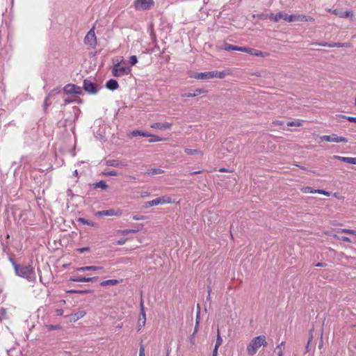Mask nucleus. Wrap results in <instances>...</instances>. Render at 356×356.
<instances>
[{
    "label": "nucleus",
    "mask_w": 356,
    "mask_h": 356,
    "mask_svg": "<svg viewBox=\"0 0 356 356\" xmlns=\"http://www.w3.org/2000/svg\"><path fill=\"white\" fill-rule=\"evenodd\" d=\"M267 346L268 342L265 335L255 337L247 345V354L248 356H254L261 346L266 347Z\"/></svg>",
    "instance_id": "nucleus-1"
},
{
    "label": "nucleus",
    "mask_w": 356,
    "mask_h": 356,
    "mask_svg": "<svg viewBox=\"0 0 356 356\" xmlns=\"http://www.w3.org/2000/svg\"><path fill=\"white\" fill-rule=\"evenodd\" d=\"M15 274L27 280L29 282H35L36 275L34 268L31 265H19L15 266Z\"/></svg>",
    "instance_id": "nucleus-2"
},
{
    "label": "nucleus",
    "mask_w": 356,
    "mask_h": 356,
    "mask_svg": "<svg viewBox=\"0 0 356 356\" xmlns=\"http://www.w3.org/2000/svg\"><path fill=\"white\" fill-rule=\"evenodd\" d=\"M112 74L114 76H122L124 75H127L130 73L131 69L127 66H122L120 62L115 64L112 69Z\"/></svg>",
    "instance_id": "nucleus-3"
},
{
    "label": "nucleus",
    "mask_w": 356,
    "mask_h": 356,
    "mask_svg": "<svg viewBox=\"0 0 356 356\" xmlns=\"http://www.w3.org/2000/svg\"><path fill=\"white\" fill-rule=\"evenodd\" d=\"M225 147L229 152L236 154L239 152L238 142L232 138L227 139L225 142Z\"/></svg>",
    "instance_id": "nucleus-4"
},
{
    "label": "nucleus",
    "mask_w": 356,
    "mask_h": 356,
    "mask_svg": "<svg viewBox=\"0 0 356 356\" xmlns=\"http://www.w3.org/2000/svg\"><path fill=\"white\" fill-rule=\"evenodd\" d=\"M153 5H154L153 0H136L134 1L135 8L138 10H148Z\"/></svg>",
    "instance_id": "nucleus-5"
},
{
    "label": "nucleus",
    "mask_w": 356,
    "mask_h": 356,
    "mask_svg": "<svg viewBox=\"0 0 356 356\" xmlns=\"http://www.w3.org/2000/svg\"><path fill=\"white\" fill-rule=\"evenodd\" d=\"M84 41L86 44L90 45L92 48H95L97 45V38L95 33L94 26L88 32Z\"/></svg>",
    "instance_id": "nucleus-6"
},
{
    "label": "nucleus",
    "mask_w": 356,
    "mask_h": 356,
    "mask_svg": "<svg viewBox=\"0 0 356 356\" xmlns=\"http://www.w3.org/2000/svg\"><path fill=\"white\" fill-rule=\"evenodd\" d=\"M321 141L334 142V143H347L348 139L345 137L338 136L337 134L324 135L320 137Z\"/></svg>",
    "instance_id": "nucleus-7"
},
{
    "label": "nucleus",
    "mask_w": 356,
    "mask_h": 356,
    "mask_svg": "<svg viewBox=\"0 0 356 356\" xmlns=\"http://www.w3.org/2000/svg\"><path fill=\"white\" fill-rule=\"evenodd\" d=\"M63 91L67 95H70V94L81 95L82 94L81 88L80 86H78L72 84V83L67 84L64 87Z\"/></svg>",
    "instance_id": "nucleus-8"
},
{
    "label": "nucleus",
    "mask_w": 356,
    "mask_h": 356,
    "mask_svg": "<svg viewBox=\"0 0 356 356\" xmlns=\"http://www.w3.org/2000/svg\"><path fill=\"white\" fill-rule=\"evenodd\" d=\"M140 313L138 322V331H139L145 325L146 323V314L143 300L140 301Z\"/></svg>",
    "instance_id": "nucleus-9"
},
{
    "label": "nucleus",
    "mask_w": 356,
    "mask_h": 356,
    "mask_svg": "<svg viewBox=\"0 0 356 356\" xmlns=\"http://www.w3.org/2000/svg\"><path fill=\"white\" fill-rule=\"evenodd\" d=\"M83 88L86 92L90 94H95L97 92V86L88 79L83 81Z\"/></svg>",
    "instance_id": "nucleus-10"
},
{
    "label": "nucleus",
    "mask_w": 356,
    "mask_h": 356,
    "mask_svg": "<svg viewBox=\"0 0 356 356\" xmlns=\"http://www.w3.org/2000/svg\"><path fill=\"white\" fill-rule=\"evenodd\" d=\"M243 52H245L250 55L260 56V57H266V56H268V53H267V52H263V51H259L257 49H255L253 48H249V47H243Z\"/></svg>",
    "instance_id": "nucleus-11"
},
{
    "label": "nucleus",
    "mask_w": 356,
    "mask_h": 356,
    "mask_svg": "<svg viewBox=\"0 0 356 356\" xmlns=\"http://www.w3.org/2000/svg\"><path fill=\"white\" fill-rule=\"evenodd\" d=\"M98 279V277H86L83 276H73L70 278V281L76 282H93Z\"/></svg>",
    "instance_id": "nucleus-12"
},
{
    "label": "nucleus",
    "mask_w": 356,
    "mask_h": 356,
    "mask_svg": "<svg viewBox=\"0 0 356 356\" xmlns=\"http://www.w3.org/2000/svg\"><path fill=\"white\" fill-rule=\"evenodd\" d=\"M154 202H152L155 206L159 204H165L174 203L175 201L168 195H163L154 200Z\"/></svg>",
    "instance_id": "nucleus-13"
},
{
    "label": "nucleus",
    "mask_w": 356,
    "mask_h": 356,
    "mask_svg": "<svg viewBox=\"0 0 356 356\" xmlns=\"http://www.w3.org/2000/svg\"><path fill=\"white\" fill-rule=\"evenodd\" d=\"M312 44H316L322 47H348L350 44L348 43H341V42H315L312 43Z\"/></svg>",
    "instance_id": "nucleus-14"
},
{
    "label": "nucleus",
    "mask_w": 356,
    "mask_h": 356,
    "mask_svg": "<svg viewBox=\"0 0 356 356\" xmlns=\"http://www.w3.org/2000/svg\"><path fill=\"white\" fill-rule=\"evenodd\" d=\"M286 17V13H283V12H279L276 14L271 13L266 18H268L269 19L273 20L276 22H278L281 19L285 20Z\"/></svg>",
    "instance_id": "nucleus-15"
},
{
    "label": "nucleus",
    "mask_w": 356,
    "mask_h": 356,
    "mask_svg": "<svg viewBox=\"0 0 356 356\" xmlns=\"http://www.w3.org/2000/svg\"><path fill=\"white\" fill-rule=\"evenodd\" d=\"M96 215L98 216H120L121 215V212H119V213L118 212H116L114 209H108V210H104V211H97L96 213Z\"/></svg>",
    "instance_id": "nucleus-16"
},
{
    "label": "nucleus",
    "mask_w": 356,
    "mask_h": 356,
    "mask_svg": "<svg viewBox=\"0 0 356 356\" xmlns=\"http://www.w3.org/2000/svg\"><path fill=\"white\" fill-rule=\"evenodd\" d=\"M86 314L84 310H80L76 313L70 315V321L71 322H76L79 319L83 318Z\"/></svg>",
    "instance_id": "nucleus-17"
},
{
    "label": "nucleus",
    "mask_w": 356,
    "mask_h": 356,
    "mask_svg": "<svg viewBox=\"0 0 356 356\" xmlns=\"http://www.w3.org/2000/svg\"><path fill=\"white\" fill-rule=\"evenodd\" d=\"M195 79H209L214 78L213 77V72H200V73H196V74L194 76Z\"/></svg>",
    "instance_id": "nucleus-18"
},
{
    "label": "nucleus",
    "mask_w": 356,
    "mask_h": 356,
    "mask_svg": "<svg viewBox=\"0 0 356 356\" xmlns=\"http://www.w3.org/2000/svg\"><path fill=\"white\" fill-rule=\"evenodd\" d=\"M172 126L171 123L169 122H165V123H160V122H156L151 124V127L154 129H159L161 130L165 129H170Z\"/></svg>",
    "instance_id": "nucleus-19"
},
{
    "label": "nucleus",
    "mask_w": 356,
    "mask_h": 356,
    "mask_svg": "<svg viewBox=\"0 0 356 356\" xmlns=\"http://www.w3.org/2000/svg\"><path fill=\"white\" fill-rule=\"evenodd\" d=\"M220 49L225 51H239L243 52V47H238L233 44L225 43Z\"/></svg>",
    "instance_id": "nucleus-20"
},
{
    "label": "nucleus",
    "mask_w": 356,
    "mask_h": 356,
    "mask_svg": "<svg viewBox=\"0 0 356 356\" xmlns=\"http://www.w3.org/2000/svg\"><path fill=\"white\" fill-rule=\"evenodd\" d=\"M334 159L341 161H343V162L350 163V164L356 165V157L352 158V157H344V156H334Z\"/></svg>",
    "instance_id": "nucleus-21"
},
{
    "label": "nucleus",
    "mask_w": 356,
    "mask_h": 356,
    "mask_svg": "<svg viewBox=\"0 0 356 356\" xmlns=\"http://www.w3.org/2000/svg\"><path fill=\"white\" fill-rule=\"evenodd\" d=\"M103 268L102 266H86L78 268L76 269L77 271L84 272L87 270H102Z\"/></svg>",
    "instance_id": "nucleus-22"
},
{
    "label": "nucleus",
    "mask_w": 356,
    "mask_h": 356,
    "mask_svg": "<svg viewBox=\"0 0 356 356\" xmlns=\"http://www.w3.org/2000/svg\"><path fill=\"white\" fill-rule=\"evenodd\" d=\"M106 86L109 90H115L119 87V85L116 80L110 79L109 81H107Z\"/></svg>",
    "instance_id": "nucleus-23"
},
{
    "label": "nucleus",
    "mask_w": 356,
    "mask_h": 356,
    "mask_svg": "<svg viewBox=\"0 0 356 356\" xmlns=\"http://www.w3.org/2000/svg\"><path fill=\"white\" fill-rule=\"evenodd\" d=\"M60 92V90H58L56 89H54L53 90H51L49 94L46 97L45 99H44V109L46 110L47 108V107L50 105V103L49 102V100L50 99L51 97H52L53 95H54L55 93H59Z\"/></svg>",
    "instance_id": "nucleus-24"
},
{
    "label": "nucleus",
    "mask_w": 356,
    "mask_h": 356,
    "mask_svg": "<svg viewBox=\"0 0 356 356\" xmlns=\"http://www.w3.org/2000/svg\"><path fill=\"white\" fill-rule=\"evenodd\" d=\"M130 135L134 137H135V136L149 137L151 136L150 134H149L147 132L143 131H140V130H134L131 132Z\"/></svg>",
    "instance_id": "nucleus-25"
},
{
    "label": "nucleus",
    "mask_w": 356,
    "mask_h": 356,
    "mask_svg": "<svg viewBox=\"0 0 356 356\" xmlns=\"http://www.w3.org/2000/svg\"><path fill=\"white\" fill-rule=\"evenodd\" d=\"M106 165L113 167L124 166L125 165L118 160H108L106 161Z\"/></svg>",
    "instance_id": "nucleus-26"
},
{
    "label": "nucleus",
    "mask_w": 356,
    "mask_h": 356,
    "mask_svg": "<svg viewBox=\"0 0 356 356\" xmlns=\"http://www.w3.org/2000/svg\"><path fill=\"white\" fill-rule=\"evenodd\" d=\"M204 90L202 89H195L193 92H189L187 94L182 95V97H194L197 95H200V94L203 93Z\"/></svg>",
    "instance_id": "nucleus-27"
},
{
    "label": "nucleus",
    "mask_w": 356,
    "mask_h": 356,
    "mask_svg": "<svg viewBox=\"0 0 356 356\" xmlns=\"http://www.w3.org/2000/svg\"><path fill=\"white\" fill-rule=\"evenodd\" d=\"M184 152L186 154L192 155V154H200V156L203 155V152L197 149H189L185 148Z\"/></svg>",
    "instance_id": "nucleus-28"
},
{
    "label": "nucleus",
    "mask_w": 356,
    "mask_h": 356,
    "mask_svg": "<svg viewBox=\"0 0 356 356\" xmlns=\"http://www.w3.org/2000/svg\"><path fill=\"white\" fill-rule=\"evenodd\" d=\"M118 283H119V281L117 280H108L102 282L100 283V285L103 286H108V285L115 286V285H117Z\"/></svg>",
    "instance_id": "nucleus-29"
},
{
    "label": "nucleus",
    "mask_w": 356,
    "mask_h": 356,
    "mask_svg": "<svg viewBox=\"0 0 356 356\" xmlns=\"http://www.w3.org/2000/svg\"><path fill=\"white\" fill-rule=\"evenodd\" d=\"M77 221L83 225H87L92 226V227L95 226V225L92 221L86 220L83 218H79L77 219Z\"/></svg>",
    "instance_id": "nucleus-30"
},
{
    "label": "nucleus",
    "mask_w": 356,
    "mask_h": 356,
    "mask_svg": "<svg viewBox=\"0 0 356 356\" xmlns=\"http://www.w3.org/2000/svg\"><path fill=\"white\" fill-rule=\"evenodd\" d=\"M94 187L101 188L103 190H106L108 188V185L104 181H99L94 184Z\"/></svg>",
    "instance_id": "nucleus-31"
},
{
    "label": "nucleus",
    "mask_w": 356,
    "mask_h": 356,
    "mask_svg": "<svg viewBox=\"0 0 356 356\" xmlns=\"http://www.w3.org/2000/svg\"><path fill=\"white\" fill-rule=\"evenodd\" d=\"M285 343L284 341H282L279 345L276 346L274 351L277 353V356H283V351L282 350V346Z\"/></svg>",
    "instance_id": "nucleus-32"
},
{
    "label": "nucleus",
    "mask_w": 356,
    "mask_h": 356,
    "mask_svg": "<svg viewBox=\"0 0 356 356\" xmlns=\"http://www.w3.org/2000/svg\"><path fill=\"white\" fill-rule=\"evenodd\" d=\"M353 13L352 11L340 12L339 17L342 18L352 17Z\"/></svg>",
    "instance_id": "nucleus-33"
},
{
    "label": "nucleus",
    "mask_w": 356,
    "mask_h": 356,
    "mask_svg": "<svg viewBox=\"0 0 356 356\" xmlns=\"http://www.w3.org/2000/svg\"><path fill=\"white\" fill-rule=\"evenodd\" d=\"M222 343V339L221 338L219 330L218 329V331H217V338H216V341L215 347H218L219 348L221 346Z\"/></svg>",
    "instance_id": "nucleus-34"
},
{
    "label": "nucleus",
    "mask_w": 356,
    "mask_h": 356,
    "mask_svg": "<svg viewBox=\"0 0 356 356\" xmlns=\"http://www.w3.org/2000/svg\"><path fill=\"white\" fill-rule=\"evenodd\" d=\"M288 127H300L302 123L299 120L289 121L286 122Z\"/></svg>",
    "instance_id": "nucleus-35"
},
{
    "label": "nucleus",
    "mask_w": 356,
    "mask_h": 356,
    "mask_svg": "<svg viewBox=\"0 0 356 356\" xmlns=\"http://www.w3.org/2000/svg\"><path fill=\"white\" fill-rule=\"evenodd\" d=\"M298 15H287L286 14V19L285 21H288L289 22H296V21H298Z\"/></svg>",
    "instance_id": "nucleus-36"
},
{
    "label": "nucleus",
    "mask_w": 356,
    "mask_h": 356,
    "mask_svg": "<svg viewBox=\"0 0 356 356\" xmlns=\"http://www.w3.org/2000/svg\"><path fill=\"white\" fill-rule=\"evenodd\" d=\"M226 73L225 72L213 71V77L223 79L225 78Z\"/></svg>",
    "instance_id": "nucleus-37"
},
{
    "label": "nucleus",
    "mask_w": 356,
    "mask_h": 356,
    "mask_svg": "<svg viewBox=\"0 0 356 356\" xmlns=\"http://www.w3.org/2000/svg\"><path fill=\"white\" fill-rule=\"evenodd\" d=\"M301 191L304 193H314V190L310 186H305L302 187L301 189Z\"/></svg>",
    "instance_id": "nucleus-38"
},
{
    "label": "nucleus",
    "mask_w": 356,
    "mask_h": 356,
    "mask_svg": "<svg viewBox=\"0 0 356 356\" xmlns=\"http://www.w3.org/2000/svg\"><path fill=\"white\" fill-rule=\"evenodd\" d=\"M69 293H80V294H84L90 293V290H69L67 291Z\"/></svg>",
    "instance_id": "nucleus-39"
},
{
    "label": "nucleus",
    "mask_w": 356,
    "mask_h": 356,
    "mask_svg": "<svg viewBox=\"0 0 356 356\" xmlns=\"http://www.w3.org/2000/svg\"><path fill=\"white\" fill-rule=\"evenodd\" d=\"M138 231V229H123V230H119L118 232L122 234L126 235V234H131V233H136Z\"/></svg>",
    "instance_id": "nucleus-40"
},
{
    "label": "nucleus",
    "mask_w": 356,
    "mask_h": 356,
    "mask_svg": "<svg viewBox=\"0 0 356 356\" xmlns=\"http://www.w3.org/2000/svg\"><path fill=\"white\" fill-rule=\"evenodd\" d=\"M151 137V139L149 140V142L152 143V142H159V141H161L163 140V138L158 136H156V135H152L151 134V136H149Z\"/></svg>",
    "instance_id": "nucleus-41"
},
{
    "label": "nucleus",
    "mask_w": 356,
    "mask_h": 356,
    "mask_svg": "<svg viewBox=\"0 0 356 356\" xmlns=\"http://www.w3.org/2000/svg\"><path fill=\"white\" fill-rule=\"evenodd\" d=\"M137 62H138V59L136 56H131L129 58V63H130L131 65H136L137 63Z\"/></svg>",
    "instance_id": "nucleus-42"
},
{
    "label": "nucleus",
    "mask_w": 356,
    "mask_h": 356,
    "mask_svg": "<svg viewBox=\"0 0 356 356\" xmlns=\"http://www.w3.org/2000/svg\"><path fill=\"white\" fill-rule=\"evenodd\" d=\"M314 193L323 194V195H325L327 196H329L330 194L329 192L325 191L324 190H321V189H315L314 190Z\"/></svg>",
    "instance_id": "nucleus-43"
},
{
    "label": "nucleus",
    "mask_w": 356,
    "mask_h": 356,
    "mask_svg": "<svg viewBox=\"0 0 356 356\" xmlns=\"http://www.w3.org/2000/svg\"><path fill=\"white\" fill-rule=\"evenodd\" d=\"M145 219H147V216H138V215H136V216H133V220H145Z\"/></svg>",
    "instance_id": "nucleus-44"
},
{
    "label": "nucleus",
    "mask_w": 356,
    "mask_h": 356,
    "mask_svg": "<svg viewBox=\"0 0 356 356\" xmlns=\"http://www.w3.org/2000/svg\"><path fill=\"white\" fill-rule=\"evenodd\" d=\"M343 118L346 119L349 122H356V117H350V116H345V115H341Z\"/></svg>",
    "instance_id": "nucleus-45"
},
{
    "label": "nucleus",
    "mask_w": 356,
    "mask_h": 356,
    "mask_svg": "<svg viewBox=\"0 0 356 356\" xmlns=\"http://www.w3.org/2000/svg\"><path fill=\"white\" fill-rule=\"evenodd\" d=\"M196 334L195 333H193L190 337H189V341H190V343H191V346H193L195 345V336Z\"/></svg>",
    "instance_id": "nucleus-46"
},
{
    "label": "nucleus",
    "mask_w": 356,
    "mask_h": 356,
    "mask_svg": "<svg viewBox=\"0 0 356 356\" xmlns=\"http://www.w3.org/2000/svg\"><path fill=\"white\" fill-rule=\"evenodd\" d=\"M106 176H117L118 173L115 170H111L104 173Z\"/></svg>",
    "instance_id": "nucleus-47"
},
{
    "label": "nucleus",
    "mask_w": 356,
    "mask_h": 356,
    "mask_svg": "<svg viewBox=\"0 0 356 356\" xmlns=\"http://www.w3.org/2000/svg\"><path fill=\"white\" fill-rule=\"evenodd\" d=\"M298 21L305 22L307 20V16L303 15H298Z\"/></svg>",
    "instance_id": "nucleus-48"
},
{
    "label": "nucleus",
    "mask_w": 356,
    "mask_h": 356,
    "mask_svg": "<svg viewBox=\"0 0 356 356\" xmlns=\"http://www.w3.org/2000/svg\"><path fill=\"white\" fill-rule=\"evenodd\" d=\"M139 355L140 356H145V348L143 345H140L139 350Z\"/></svg>",
    "instance_id": "nucleus-49"
},
{
    "label": "nucleus",
    "mask_w": 356,
    "mask_h": 356,
    "mask_svg": "<svg viewBox=\"0 0 356 356\" xmlns=\"http://www.w3.org/2000/svg\"><path fill=\"white\" fill-rule=\"evenodd\" d=\"M6 315V312L4 309H0V319L2 320L3 318H5Z\"/></svg>",
    "instance_id": "nucleus-50"
},
{
    "label": "nucleus",
    "mask_w": 356,
    "mask_h": 356,
    "mask_svg": "<svg viewBox=\"0 0 356 356\" xmlns=\"http://www.w3.org/2000/svg\"><path fill=\"white\" fill-rule=\"evenodd\" d=\"M200 310H199V311L197 312L196 319H195V323L197 324V325H199L200 322Z\"/></svg>",
    "instance_id": "nucleus-51"
},
{
    "label": "nucleus",
    "mask_w": 356,
    "mask_h": 356,
    "mask_svg": "<svg viewBox=\"0 0 356 356\" xmlns=\"http://www.w3.org/2000/svg\"><path fill=\"white\" fill-rule=\"evenodd\" d=\"M162 172H163V170L161 169H153L152 171V175L161 174Z\"/></svg>",
    "instance_id": "nucleus-52"
},
{
    "label": "nucleus",
    "mask_w": 356,
    "mask_h": 356,
    "mask_svg": "<svg viewBox=\"0 0 356 356\" xmlns=\"http://www.w3.org/2000/svg\"><path fill=\"white\" fill-rule=\"evenodd\" d=\"M152 202H154V200H151V201H148V202H147L145 203V208H147V207H153V206H155V204H153Z\"/></svg>",
    "instance_id": "nucleus-53"
},
{
    "label": "nucleus",
    "mask_w": 356,
    "mask_h": 356,
    "mask_svg": "<svg viewBox=\"0 0 356 356\" xmlns=\"http://www.w3.org/2000/svg\"><path fill=\"white\" fill-rule=\"evenodd\" d=\"M9 261L12 264L13 266L14 267V269L15 270V266H19V264H17L15 260L12 257H9Z\"/></svg>",
    "instance_id": "nucleus-54"
},
{
    "label": "nucleus",
    "mask_w": 356,
    "mask_h": 356,
    "mask_svg": "<svg viewBox=\"0 0 356 356\" xmlns=\"http://www.w3.org/2000/svg\"><path fill=\"white\" fill-rule=\"evenodd\" d=\"M9 261L12 264L13 266L14 267V269L15 270V266H19V264H17L15 260L12 257H9Z\"/></svg>",
    "instance_id": "nucleus-55"
},
{
    "label": "nucleus",
    "mask_w": 356,
    "mask_h": 356,
    "mask_svg": "<svg viewBox=\"0 0 356 356\" xmlns=\"http://www.w3.org/2000/svg\"><path fill=\"white\" fill-rule=\"evenodd\" d=\"M341 232L343 233H345V234H352L353 233V229H343L341 230Z\"/></svg>",
    "instance_id": "nucleus-56"
},
{
    "label": "nucleus",
    "mask_w": 356,
    "mask_h": 356,
    "mask_svg": "<svg viewBox=\"0 0 356 356\" xmlns=\"http://www.w3.org/2000/svg\"><path fill=\"white\" fill-rule=\"evenodd\" d=\"M126 239H121L115 242L116 245H124L125 243Z\"/></svg>",
    "instance_id": "nucleus-57"
},
{
    "label": "nucleus",
    "mask_w": 356,
    "mask_h": 356,
    "mask_svg": "<svg viewBox=\"0 0 356 356\" xmlns=\"http://www.w3.org/2000/svg\"><path fill=\"white\" fill-rule=\"evenodd\" d=\"M211 289L210 287V286H207V292H208V295H207V300H209L210 299V293H211Z\"/></svg>",
    "instance_id": "nucleus-58"
},
{
    "label": "nucleus",
    "mask_w": 356,
    "mask_h": 356,
    "mask_svg": "<svg viewBox=\"0 0 356 356\" xmlns=\"http://www.w3.org/2000/svg\"><path fill=\"white\" fill-rule=\"evenodd\" d=\"M341 240L343 241L348 242V243H350L351 242L350 239L348 237H347V236H342L341 237Z\"/></svg>",
    "instance_id": "nucleus-59"
},
{
    "label": "nucleus",
    "mask_w": 356,
    "mask_h": 356,
    "mask_svg": "<svg viewBox=\"0 0 356 356\" xmlns=\"http://www.w3.org/2000/svg\"><path fill=\"white\" fill-rule=\"evenodd\" d=\"M218 347H214V349L213 350V355L212 356H217L218 355Z\"/></svg>",
    "instance_id": "nucleus-60"
},
{
    "label": "nucleus",
    "mask_w": 356,
    "mask_h": 356,
    "mask_svg": "<svg viewBox=\"0 0 356 356\" xmlns=\"http://www.w3.org/2000/svg\"><path fill=\"white\" fill-rule=\"evenodd\" d=\"M315 266H317V267H324V266H326V264L325 263L319 262V263H317Z\"/></svg>",
    "instance_id": "nucleus-61"
},
{
    "label": "nucleus",
    "mask_w": 356,
    "mask_h": 356,
    "mask_svg": "<svg viewBox=\"0 0 356 356\" xmlns=\"http://www.w3.org/2000/svg\"><path fill=\"white\" fill-rule=\"evenodd\" d=\"M89 248H79L78 249V250L80 252H83L85 251H88L89 250Z\"/></svg>",
    "instance_id": "nucleus-62"
},
{
    "label": "nucleus",
    "mask_w": 356,
    "mask_h": 356,
    "mask_svg": "<svg viewBox=\"0 0 356 356\" xmlns=\"http://www.w3.org/2000/svg\"><path fill=\"white\" fill-rule=\"evenodd\" d=\"M273 123L276 125H282L284 124L283 121L276 120L274 121Z\"/></svg>",
    "instance_id": "nucleus-63"
},
{
    "label": "nucleus",
    "mask_w": 356,
    "mask_h": 356,
    "mask_svg": "<svg viewBox=\"0 0 356 356\" xmlns=\"http://www.w3.org/2000/svg\"><path fill=\"white\" fill-rule=\"evenodd\" d=\"M314 19L312 17L307 16V20L305 22H314Z\"/></svg>",
    "instance_id": "nucleus-64"
}]
</instances>
